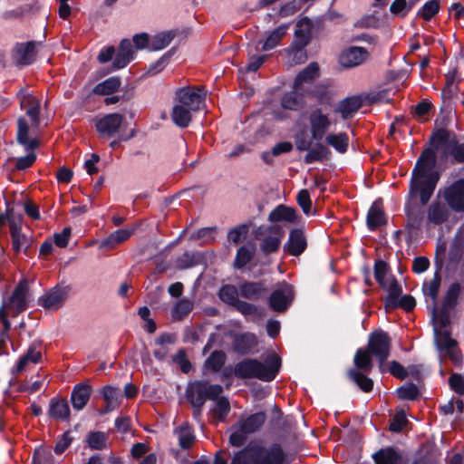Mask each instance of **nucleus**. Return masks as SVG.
Masks as SVG:
<instances>
[{"instance_id":"obj_1","label":"nucleus","mask_w":464,"mask_h":464,"mask_svg":"<svg viewBox=\"0 0 464 464\" xmlns=\"http://www.w3.org/2000/svg\"><path fill=\"white\" fill-rule=\"evenodd\" d=\"M436 165V153L432 149L424 150L419 157L412 170L410 184V196H420L421 205H426L430 199L440 174L434 169Z\"/></svg>"},{"instance_id":"obj_2","label":"nucleus","mask_w":464,"mask_h":464,"mask_svg":"<svg viewBox=\"0 0 464 464\" xmlns=\"http://www.w3.org/2000/svg\"><path fill=\"white\" fill-rule=\"evenodd\" d=\"M281 366L282 360L276 353L268 355L265 362L254 358H245L235 364V377L269 382L276 378Z\"/></svg>"},{"instance_id":"obj_3","label":"nucleus","mask_w":464,"mask_h":464,"mask_svg":"<svg viewBox=\"0 0 464 464\" xmlns=\"http://www.w3.org/2000/svg\"><path fill=\"white\" fill-rule=\"evenodd\" d=\"M285 453L279 443L269 447L261 444H248L238 450L230 464H283Z\"/></svg>"},{"instance_id":"obj_4","label":"nucleus","mask_w":464,"mask_h":464,"mask_svg":"<svg viewBox=\"0 0 464 464\" xmlns=\"http://www.w3.org/2000/svg\"><path fill=\"white\" fill-rule=\"evenodd\" d=\"M367 349L378 359L380 371L385 372L384 362L389 358L392 349V339L389 334L382 329L372 332L369 335Z\"/></svg>"},{"instance_id":"obj_5","label":"nucleus","mask_w":464,"mask_h":464,"mask_svg":"<svg viewBox=\"0 0 464 464\" xmlns=\"http://www.w3.org/2000/svg\"><path fill=\"white\" fill-rule=\"evenodd\" d=\"M72 290V287L71 285L64 283L57 284L45 291V293L38 298L37 304L44 310L53 312L58 311L69 298Z\"/></svg>"},{"instance_id":"obj_6","label":"nucleus","mask_w":464,"mask_h":464,"mask_svg":"<svg viewBox=\"0 0 464 464\" xmlns=\"http://www.w3.org/2000/svg\"><path fill=\"white\" fill-rule=\"evenodd\" d=\"M311 28V22L307 18L300 20L296 24L295 38L288 50V53L291 59L297 63L304 62L306 59L303 50L310 42Z\"/></svg>"},{"instance_id":"obj_7","label":"nucleus","mask_w":464,"mask_h":464,"mask_svg":"<svg viewBox=\"0 0 464 464\" xmlns=\"http://www.w3.org/2000/svg\"><path fill=\"white\" fill-rule=\"evenodd\" d=\"M206 92L200 86H188L177 89L174 102L196 112L204 107Z\"/></svg>"},{"instance_id":"obj_8","label":"nucleus","mask_w":464,"mask_h":464,"mask_svg":"<svg viewBox=\"0 0 464 464\" xmlns=\"http://www.w3.org/2000/svg\"><path fill=\"white\" fill-rule=\"evenodd\" d=\"M285 231L280 225L275 224L264 228V235L259 237V250L265 256L276 253L282 243Z\"/></svg>"},{"instance_id":"obj_9","label":"nucleus","mask_w":464,"mask_h":464,"mask_svg":"<svg viewBox=\"0 0 464 464\" xmlns=\"http://www.w3.org/2000/svg\"><path fill=\"white\" fill-rule=\"evenodd\" d=\"M440 197L451 210L464 211V179H459L450 186L440 188L438 198Z\"/></svg>"},{"instance_id":"obj_10","label":"nucleus","mask_w":464,"mask_h":464,"mask_svg":"<svg viewBox=\"0 0 464 464\" xmlns=\"http://www.w3.org/2000/svg\"><path fill=\"white\" fill-rule=\"evenodd\" d=\"M308 121L311 137L317 141L324 138L332 125L329 114L324 112L322 108L312 109L308 114Z\"/></svg>"},{"instance_id":"obj_11","label":"nucleus","mask_w":464,"mask_h":464,"mask_svg":"<svg viewBox=\"0 0 464 464\" xmlns=\"http://www.w3.org/2000/svg\"><path fill=\"white\" fill-rule=\"evenodd\" d=\"M295 297L294 288L284 282L274 290L268 298L269 307L276 313H284L287 310Z\"/></svg>"},{"instance_id":"obj_12","label":"nucleus","mask_w":464,"mask_h":464,"mask_svg":"<svg viewBox=\"0 0 464 464\" xmlns=\"http://www.w3.org/2000/svg\"><path fill=\"white\" fill-rule=\"evenodd\" d=\"M125 117L120 113H110L98 119L95 122L96 130L104 138H111L119 133Z\"/></svg>"},{"instance_id":"obj_13","label":"nucleus","mask_w":464,"mask_h":464,"mask_svg":"<svg viewBox=\"0 0 464 464\" xmlns=\"http://www.w3.org/2000/svg\"><path fill=\"white\" fill-rule=\"evenodd\" d=\"M307 247L304 232L300 228L292 229L288 239L283 246L284 252L295 257L301 256Z\"/></svg>"},{"instance_id":"obj_14","label":"nucleus","mask_w":464,"mask_h":464,"mask_svg":"<svg viewBox=\"0 0 464 464\" xmlns=\"http://www.w3.org/2000/svg\"><path fill=\"white\" fill-rule=\"evenodd\" d=\"M28 280L22 278L8 299V304L19 314L28 308Z\"/></svg>"},{"instance_id":"obj_15","label":"nucleus","mask_w":464,"mask_h":464,"mask_svg":"<svg viewBox=\"0 0 464 464\" xmlns=\"http://www.w3.org/2000/svg\"><path fill=\"white\" fill-rule=\"evenodd\" d=\"M369 58V52L359 46H351L344 49L340 56L339 63L343 67L353 68L361 65Z\"/></svg>"},{"instance_id":"obj_16","label":"nucleus","mask_w":464,"mask_h":464,"mask_svg":"<svg viewBox=\"0 0 464 464\" xmlns=\"http://www.w3.org/2000/svg\"><path fill=\"white\" fill-rule=\"evenodd\" d=\"M9 228L12 237V245L14 252H24L27 254V251L32 244V238L30 236L22 232L21 221L11 219L9 220Z\"/></svg>"},{"instance_id":"obj_17","label":"nucleus","mask_w":464,"mask_h":464,"mask_svg":"<svg viewBox=\"0 0 464 464\" xmlns=\"http://www.w3.org/2000/svg\"><path fill=\"white\" fill-rule=\"evenodd\" d=\"M17 97L20 101L22 109L25 110L26 114L31 118L34 127L39 126L40 102L33 96L26 89H21Z\"/></svg>"},{"instance_id":"obj_18","label":"nucleus","mask_w":464,"mask_h":464,"mask_svg":"<svg viewBox=\"0 0 464 464\" xmlns=\"http://www.w3.org/2000/svg\"><path fill=\"white\" fill-rule=\"evenodd\" d=\"M47 414L50 419L68 421L70 420V407L67 400L63 397H53L49 402V409Z\"/></svg>"},{"instance_id":"obj_19","label":"nucleus","mask_w":464,"mask_h":464,"mask_svg":"<svg viewBox=\"0 0 464 464\" xmlns=\"http://www.w3.org/2000/svg\"><path fill=\"white\" fill-rule=\"evenodd\" d=\"M92 388L86 382H80L73 386L70 401L75 411H82L90 401Z\"/></svg>"},{"instance_id":"obj_20","label":"nucleus","mask_w":464,"mask_h":464,"mask_svg":"<svg viewBox=\"0 0 464 464\" xmlns=\"http://www.w3.org/2000/svg\"><path fill=\"white\" fill-rule=\"evenodd\" d=\"M450 215V208L439 200H434L427 208V221L434 226L446 222Z\"/></svg>"},{"instance_id":"obj_21","label":"nucleus","mask_w":464,"mask_h":464,"mask_svg":"<svg viewBox=\"0 0 464 464\" xmlns=\"http://www.w3.org/2000/svg\"><path fill=\"white\" fill-rule=\"evenodd\" d=\"M288 29L289 24H284L272 31L265 32L264 39L258 42L259 44H262L261 51L267 52L279 45Z\"/></svg>"},{"instance_id":"obj_22","label":"nucleus","mask_w":464,"mask_h":464,"mask_svg":"<svg viewBox=\"0 0 464 464\" xmlns=\"http://www.w3.org/2000/svg\"><path fill=\"white\" fill-rule=\"evenodd\" d=\"M186 398L192 407H203L207 401L205 392V382H190L186 389Z\"/></svg>"},{"instance_id":"obj_23","label":"nucleus","mask_w":464,"mask_h":464,"mask_svg":"<svg viewBox=\"0 0 464 464\" xmlns=\"http://www.w3.org/2000/svg\"><path fill=\"white\" fill-rule=\"evenodd\" d=\"M267 287L265 283L262 281L257 282H244L239 285V294L242 297L257 301L263 297H265L267 294Z\"/></svg>"},{"instance_id":"obj_24","label":"nucleus","mask_w":464,"mask_h":464,"mask_svg":"<svg viewBox=\"0 0 464 464\" xmlns=\"http://www.w3.org/2000/svg\"><path fill=\"white\" fill-rule=\"evenodd\" d=\"M137 226L124 227L111 233L100 245L101 248L111 249L127 241L136 231Z\"/></svg>"},{"instance_id":"obj_25","label":"nucleus","mask_w":464,"mask_h":464,"mask_svg":"<svg viewBox=\"0 0 464 464\" xmlns=\"http://www.w3.org/2000/svg\"><path fill=\"white\" fill-rule=\"evenodd\" d=\"M35 55V43L28 42L25 44H19L15 46L14 59L17 64L28 65L34 61Z\"/></svg>"},{"instance_id":"obj_26","label":"nucleus","mask_w":464,"mask_h":464,"mask_svg":"<svg viewBox=\"0 0 464 464\" xmlns=\"http://www.w3.org/2000/svg\"><path fill=\"white\" fill-rule=\"evenodd\" d=\"M232 344L237 354L246 355L256 346L257 340L254 334L245 333L236 335Z\"/></svg>"},{"instance_id":"obj_27","label":"nucleus","mask_w":464,"mask_h":464,"mask_svg":"<svg viewBox=\"0 0 464 464\" xmlns=\"http://www.w3.org/2000/svg\"><path fill=\"white\" fill-rule=\"evenodd\" d=\"M299 217L296 210L285 205H279L273 209L268 216V220L272 223L287 222L295 224L298 222Z\"/></svg>"},{"instance_id":"obj_28","label":"nucleus","mask_w":464,"mask_h":464,"mask_svg":"<svg viewBox=\"0 0 464 464\" xmlns=\"http://www.w3.org/2000/svg\"><path fill=\"white\" fill-rule=\"evenodd\" d=\"M134 58V51L130 40L123 39L119 46L117 55L113 61L114 70L124 68Z\"/></svg>"},{"instance_id":"obj_29","label":"nucleus","mask_w":464,"mask_h":464,"mask_svg":"<svg viewBox=\"0 0 464 464\" xmlns=\"http://www.w3.org/2000/svg\"><path fill=\"white\" fill-rule=\"evenodd\" d=\"M266 420V414L265 411H258L253 413L246 417V419H242L238 421V425L241 427L242 430L245 433L252 434L258 431Z\"/></svg>"},{"instance_id":"obj_30","label":"nucleus","mask_w":464,"mask_h":464,"mask_svg":"<svg viewBox=\"0 0 464 464\" xmlns=\"http://www.w3.org/2000/svg\"><path fill=\"white\" fill-rule=\"evenodd\" d=\"M375 464H403L401 454L393 447L380 449L372 455Z\"/></svg>"},{"instance_id":"obj_31","label":"nucleus","mask_w":464,"mask_h":464,"mask_svg":"<svg viewBox=\"0 0 464 464\" xmlns=\"http://www.w3.org/2000/svg\"><path fill=\"white\" fill-rule=\"evenodd\" d=\"M101 394L106 402V407L100 411L101 414H106L119 405L121 397L119 389L111 385H105L101 390Z\"/></svg>"},{"instance_id":"obj_32","label":"nucleus","mask_w":464,"mask_h":464,"mask_svg":"<svg viewBox=\"0 0 464 464\" xmlns=\"http://www.w3.org/2000/svg\"><path fill=\"white\" fill-rule=\"evenodd\" d=\"M362 99L361 96H353L343 100L336 109L343 119H349L362 107Z\"/></svg>"},{"instance_id":"obj_33","label":"nucleus","mask_w":464,"mask_h":464,"mask_svg":"<svg viewBox=\"0 0 464 464\" xmlns=\"http://www.w3.org/2000/svg\"><path fill=\"white\" fill-rule=\"evenodd\" d=\"M429 307L431 310V320L434 327L437 326L444 329L450 324V306L442 304L440 309H439L438 303H435L430 304Z\"/></svg>"},{"instance_id":"obj_34","label":"nucleus","mask_w":464,"mask_h":464,"mask_svg":"<svg viewBox=\"0 0 464 464\" xmlns=\"http://www.w3.org/2000/svg\"><path fill=\"white\" fill-rule=\"evenodd\" d=\"M17 140L20 144L25 147L26 150H34L39 146L36 139H30L29 137V125L24 118H19L17 121Z\"/></svg>"},{"instance_id":"obj_35","label":"nucleus","mask_w":464,"mask_h":464,"mask_svg":"<svg viewBox=\"0 0 464 464\" xmlns=\"http://www.w3.org/2000/svg\"><path fill=\"white\" fill-rule=\"evenodd\" d=\"M435 343L439 350L450 352L457 346V342L451 338V333L449 330L434 327Z\"/></svg>"},{"instance_id":"obj_36","label":"nucleus","mask_w":464,"mask_h":464,"mask_svg":"<svg viewBox=\"0 0 464 464\" xmlns=\"http://www.w3.org/2000/svg\"><path fill=\"white\" fill-rule=\"evenodd\" d=\"M194 111L188 110L180 104L174 102V106L171 112V118L174 123L180 127L186 128L189 125L192 120V114Z\"/></svg>"},{"instance_id":"obj_37","label":"nucleus","mask_w":464,"mask_h":464,"mask_svg":"<svg viewBox=\"0 0 464 464\" xmlns=\"http://www.w3.org/2000/svg\"><path fill=\"white\" fill-rule=\"evenodd\" d=\"M325 137V143L334 148L339 153H345L349 147V137L345 132L328 133Z\"/></svg>"},{"instance_id":"obj_38","label":"nucleus","mask_w":464,"mask_h":464,"mask_svg":"<svg viewBox=\"0 0 464 464\" xmlns=\"http://www.w3.org/2000/svg\"><path fill=\"white\" fill-rule=\"evenodd\" d=\"M226 361V353L222 350H215L205 360L204 368L212 372H218L224 367Z\"/></svg>"},{"instance_id":"obj_39","label":"nucleus","mask_w":464,"mask_h":464,"mask_svg":"<svg viewBox=\"0 0 464 464\" xmlns=\"http://www.w3.org/2000/svg\"><path fill=\"white\" fill-rule=\"evenodd\" d=\"M175 433L179 435V445L183 450L190 449L196 440L193 428L188 423L175 429Z\"/></svg>"},{"instance_id":"obj_40","label":"nucleus","mask_w":464,"mask_h":464,"mask_svg":"<svg viewBox=\"0 0 464 464\" xmlns=\"http://www.w3.org/2000/svg\"><path fill=\"white\" fill-rule=\"evenodd\" d=\"M353 363L356 367V370L363 372H370L372 369L371 352L367 348L358 349L353 358Z\"/></svg>"},{"instance_id":"obj_41","label":"nucleus","mask_w":464,"mask_h":464,"mask_svg":"<svg viewBox=\"0 0 464 464\" xmlns=\"http://www.w3.org/2000/svg\"><path fill=\"white\" fill-rule=\"evenodd\" d=\"M366 372L351 369L348 372V377L363 392H370L373 389V381L366 376Z\"/></svg>"},{"instance_id":"obj_42","label":"nucleus","mask_w":464,"mask_h":464,"mask_svg":"<svg viewBox=\"0 0 464 464\" xmlns=\"http://www.w3.org/2000/svg\"><path fill=\"white\" fill-rule=\"evenodd\" d=\"M385 223V216L382 207L374 202L370 208L367 215V225L371 230L376 229L378 227Z\"/></svg>"},{"instance_id":"obj_43","label":"nucleus","mask_w":464,"mask_h":464,"mask_svg":"<svg viewBox=\"0 0 464 464\" xmlns=\"http://www.w3.org/2000/svg\"><path fill=\"white\" fill-rule=\"evenodd\" d=\"M436 266L437 267L434 278L429 283V285H423V293L426 296L430 297L431 304L437 303V298L440 285V276L439 275V271L442 268L443 263H436Z\"/></svg>"},{"instance_id":"obj_44","label":"nucleus","mask_w":464,"mask_h":464,"mask_svg":"<svg viewBox=\"0 0 464 464\" xmlns=\"http://www.w3.org/2000/svg\"><path fill=\"white\" fill-rule=\"evenodd\" d=\"M319 65L317 63H311L307 67H305L302 72L298 73L295 81V88L299 89V87L304 83L312 82L314 79L319 76Z\"/></svg>"},{"instance_id":"obj_45","label":"nucleus","mask_w":464,"mask_h":464,"mask_svg":"<svg viewBox=\"0 0 464 464\" xmlns=\"http://www.w3.org/2000/svg\"><path fill=\"white\" fill-rule=\"evenodd\" d=\"M109 436L103 431H90L85 442L91 450H102L107 447Z\"/></svg>"},{"instance_id":"obj_46","label":"nucleus","mask_w":464,"mask_h":464,"mask_svg":"<svg viewBox=\"0 0 464 464\" xmlns=\"http://www.w3.org/2000/svg\"><path fill=\"white\" fill-rule=\"evenodd\" d=\"M121 86V80L119 77L113 76L106 79L105 81L98 83L93 92L99 95H109L119 90Z\"/></svg>"},{"instance_id":"obj_47","label":"nucleus","mask_w":464,"mask_h":464,"mask_svg":"<svg viewBox=\"0 0 464 464\" xmlns=\"http://www.w3.org/2000/svg\"><path fill=\"white\" fill-rule=\"evenodd\" d=\"M282 107L287 110L297 111L304 105V98L298 93V89L285 93L281 100Z\"/></svg>"},{"instance_id":"obj_48","label":"nucleus","mask_w":464,"mask_h":464,"mask_svg":"<svg viewBox=\"0 0 464 464\" xmlns=\"http://www.w3.org/2000/svg\"><path fill=\"white\" fill-rule=\"evenodd\" d=\"M386 289H388V295L384 299V305L388 310L392 304H395V302L400 298L402 288L396 278L392 276V281L389 285H387Z\"/></svg>"},{"instance_id":"obj_49","label":"nucleus","mask_w":464,"mask_h":464,"mask_svg":"<svg viewBox=\"0 0 464 464\" xmlns=\"http://www.w3.org/2000/svg\"><path fill=\"white\" fill-rule=\"evenodd\" d=\"M193 309V303L188 299L183 298L179 300L174 305L171 315L174 320H183Z\"/></svg>"},{"instance_id":"obj_50","label":"nucleus","mask_w":464,"mask_h":464,"mask_svg":"<svg viewBox=\"0 0 464 464\" xmlns=\"http://www.w3.org/2000/svg\"><path fill=\"white\" fill-rule=\"evenodd\" d=\"M174 36L172 32H162L154 35L150 41V49L152 51L164 49L171 43Z\"/></svg>"},{"instance_id":"obj_51","label":"nucleus","mask_w":464,"mask_h":464,"mask_svg":"<svg viewBox=\"0 0 464 464\" xmlns=\"http://www.w3.org/2000/svg\"><path fill=\"white\" fill-rule=\"evenodd\" d=\"M440 9V0H430L426 2L423 5V6L418 11L417 15L421 17L425 21H430L439 13Z\"/></svg>"},{"instance_id":"obj_52","label":"nucleus","mask_w":464,"mask_h":464,"mask_svg":"<svg viewBox=\"0 0 464 464\" xmlns=\"http://www.w3.org/2000/svg\"><path fill=\"white\" fill-rule=\"evenodd\" d=\"M396 393L400 400L416 401L420 397L419 388L412 382L399 387Z\"/></svg>"},{"instance_id":"obj_53","label":"nucleus","mask_w":464,"mask_h":464,"mask_svg":"<svg viewBox=\"0 0 464 464\" xmlns=\"http://www.w3.org/2000/svg\"><path fill=\"white\" fill-rule=\"evenodd\" d=\"M216 229L214 227H202L189 236V240L199 244H208L214 240Z\"/></svg>"},{"instance_id":"obj_54","label":"nucleus","mask_w":464,"mask_h":464,"mask_svg":"<svg viewBox=\"0 0 464 464\" xmlns=\"http://www.w3.org/2000/svg\"><path fill=\"white\" fill-rule=\"evenodd\" d=\"M406 215L409 223L413 227H419L424 217L421 208L416 204H409L406 207Z\"/></svg>"},{"instance_id":"obj_55","label":"nucleus","mask_w":464,"mask_h":464,"mask_svg":"<svg viewBox=\"0 0 464 464\" xmlns=\"http://www.w3.org/2000/svg\"><path fill=\"white\" fill-rule=\"evenodd\" d=\"M460 290L459 283H452L447 290L442 304H444V306H450V308H454L458 304Z\"/></svg>"},{"instance_id":"obj_56","label":"nucleus","mask_w":464,"mask_h":464,"mask_svg":"<svg viewBox=\"0 0 464 464\" xmlns=\"http://www.w3.org/2000/svg\"><path fill=\"white\" fill-rule=\"evenodd\" d=\"M219 298L226 304L234 306L239 300L237 288L232 285H226L219 290Z\"/></svg>"},{"instance_id":"obj_57","label":"nucleus","mask_w":464,"mask_h":464,"mask_svg":"<svg viewBox=\"0 0 464 464\" xmlns=\"http://www.w3.org/2000/svg\"><path fill=\"white\" fill-rule=\"evenodd\" d=\"M230 403L229 401L226 397H220L215 404L213 409V414L218 420H223L227 418L228 413L230 412Z\"/></svg>"},{"instance_id":"obj_58","label":"nucleus","mask_w":464,"mask_h":464,"mask_svg":"<svg viewBox=\"0 0 464 464\" xmlns=\"http://www.w3.org/2000/svg\"><path fill=\"white\" fill-rule=\"evenodd\" d=\"M31 464H54L52 453L40 447L34 450Z\"/></svg>"},{"instance_id":"obj_59","label":"nucleus","mask_w":464,"mask_h":464,"mask_svg":"<svg viewBox=\"0 0 464 464\" xmlns=\"http://www.w3.org/2000/svg\"><path fill=\"white\" fill-rule=\"evenodd\" d=\"M173 362L177 363L183 373H188L192 370V363L187 358V353L184 348L179 349L172 357Z\"/></svg>"},{"instance_id":"obj_60","label":"nucleus","mask_w":464,"mask_h":464,"mask_svg":"<svg viewBox=\"0 0 464 464\" xmlns=\"http://www.w3.org/2000/svg\"><path fill=\"white\" fill-rule=\"evenodd\" d=\"M416 306L415 298L411 295H404L400 297L395 304H392L388 310H392L396 308H401L405 312H411Z\"/></svg>"},{"instance_id":"obj_61","label":"nucleus","mask_w":464,"mask_h":464,"mask_svg":"<svg viewBox=\"0 0 464 464\" xmlns=\"http://www.w3.org/2000/svg\"><path fill=\"white\" fill-rule=\"evenodd\" d=\"M389 270V263H374V277L383 289L387 288L385 276Z\"/></svg>"},{"instance_id":"obj_62","label":"nucleus","mask_w":464,"mask_h":464,"mask_svg":"<svg viewBox=\"0 0 464 464\" xmlns=\"http://www.w3.org/2000/svg\"><path fill=\"white\" fill-rule=\"evenodd\" d=\"M444 153H450L454 160L459 162H464V143L458 145L443 144L442 145Z\"/></svg>"},{"instance_id":"obj_63","label":"nucleus","mask_w":464,"mask_h":464,"mask_svg":"<svg viewBox=\"0 0 464 464\" xmlns=\"http://www.w3.org/2000/svg\"><path fill=\"white\" fill-rule=\"evenodd\" d=\"M393 377L399 380H405L409 372L407 369L401 364L399 362L393 360L389 362V368L387 370Z\"/></svg>"},{"instance_id":"obj_64","label":"nucleus","mask_w":464,"mask_h":464,"mask_svg":"<svg viewBox=\"0 0 464 464\" xmlns=\"http://www.w3.org/2000/svg\"><path fill=\"white\" fill-rule=\"evenodd\" d=\"M450 388L459 395H464V377L460 373H452L449 378Z\"/></svg>"}]
</instances>
